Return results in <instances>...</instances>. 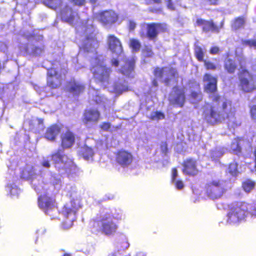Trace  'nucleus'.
<instances>
[{"label":"nucleus","mask_w":256,"mask_h":256,"mask_svg":"<svg viewBox=\"0 0 256 256\" xmlns=\"http://www.w3.org/2000/svg\"><path fill=\"white\" fill-rule=\"evenodd\" d=\"M143 55L146 57H151L152 56V52L151 48H146L142 52Z\"/></svg>","instance_id":"a18cd8bd"},{"label":"nucleus","mask_w":256,"mask_h":256,"mask_svg":"<svg viewBox=\"0 0 256 256\" xmlns=\"http://www.w3.org/2000/svg\"><path fill=\"white\" fill-rule=\"evenodd\" d=\"M117 14L114 11H106L100 14L98 20L104 25H111L118 20Z\"/></svg>","instance_id":"f3484780"},{"label":"nucleus","mask_w":256,"mask_h":256,"mask_svg":"<svg viewBox=\"0 0 256 256\" xmlns=\"http://www.w3.org/2000/svg\"><path fill=\"white\" fill-rule=\"evenodd\" d=\"M243 140L240 138L234 139L230 146V152L232 153L238 155L241 152V144Z\"/></svg>","instance_id":"c85d7f7f"},{"label":"nucleus","mask_w":256,"mask_h":256,"mask_svg":"<svg viewBox=\"0 0 256 256\" xmlns=\"http://www.w3.org/2000/svg\"><path fill=\"white\" fill-rule=\"evenodd\" d=\"M89 95L90 98L95 101L98 104L103 103L104 104L106 103V102L108 101L106 98L100 96H99L98 92L94 88H90V89ZM104 106L105 107L106 106L104 105Z\"/></svg>","instance_id":"bb28decb"},{"label":"nucleus","mask_w":256,"mask_h":256,"mask_svg":"<svg viewBox=\"0 0 256 256\" xmlns=\"http://www.w3.org/2000/svg\"><path fill=\"white\" fill-rule=\"evenodd\" d=\"M160 150L162 152L166 155L168 152V146L166 142H162L160 146Z\"/></svg>","instance_id":"09e8293b"},{"label":"nucleus","mask_w":256,"mask_h":256,"mask_svg":"<svg viewBox=\"0 0 256 256\" xmlns=\"http://www.w3.org/2000/svg\"><path fill=\"white\" fill-rule=\"evenodd\" d=\"M240 66L239 74L240 87L242 90L246 92H250L256 89V84L253 80L252 76L244 68L246 65L244 58H240L238 59Z\"/></svg>","instance_id":"0eeeda50"},{"label":"nucleus","mask_w":256,"mask_h":256,"mask_svg":"<svg viewBox=\"0 0 256 256\" xmlns=\"http://www.w3.org/2000/svg\"><path fill=\"white\" fill-rule=\"evenodd\" d=\"M42 166L46 168L50 167V164L48 158H44L40 162Z\"/></svg>","instance_id":"37998d69"},{"label":"nucleus","mask_w":256,"mask_h":256,"mask_svg":"<svg viewBox=\"0 0 256 256\" xmlns=\"http://www.w3.org/2000/svg\"><path fill=\"white\" fill-rule=\"evenodd\" d=\"M52 158L55 164V166L60 172H70L74 168V164L71 159L68 158L61 150L58 151L52 156Z\"/></svg>","instance_id":"6e6552de"},{"label":"nucleus","mask_w":256,"mask_h":256,"mask_svg":"<svg viewBox=\"0 0 256 256\" xmlns=\"http://www.w3.org/2000/svg\"><path fill=\"white\" fill-rule=\"evenodd\" d=\"M248 214H250L252 218H256V206L248 204Z\"/></svg>","instance_id":"a19ab883"},{"label":"nucleus","mask_w":256,"mask_h":256,"mask_svg":"<svg viewBox=\"0 0 256 256\" xmlns=\"http://www.w3.org/2000/svg\"><path fill=\"white\" fill-rule=\"evenodd\" d=\"M124 64L122 66L120 70V73L123 76L128 78H132L134 76V68L135 60L134 58L127 60L124 62Z\"/></svg>","instance_id":"a211bd4d"},{"label":"nucleus","mask_w":256,"mask_h":256,"mask_svg":"<svg viewBox=\"0 0 256 256\" xmlns=\"http://www.w3.org/2000/svg\"><path fill=\"white\" fill-rule=\"evenodd\" d=\"M73 2L76 6H82L85 2V0H72Z\"/></svg>","instance_id":"864d4df0"},{"label":"nucleus","mask_w":256,"mask_h":256,"mask_svg":"<svg viewBox=\"0 0 256 256\" xmlns=\"http://www.w3.org/2000/svg\"><path fill=\"white\" fill-rule=\"evenodd\" d=\"M248 204L245 202L232 206L227 214V224L236 225L244 220L248 216Z\"/></svg>","instance_id":"423d86ee"},{"label":"nucleus","mask_w":256,"mask_h":256,"mask_svg":"<svg viewBox=\"0 0 256 256\" xmlns=\"http://www.w3.org/2000/svg\"><path fill=\"white\" fill-rule=\"evenodd\" d=\"M112 66L115 67H117L118 64V61L116 59H112Z\"/></svg>","instance_id":"0e129e2a"},{"label":"nucleus","mask_w":256,"mask_h":256,"mask_svg":"<svg viewBox=\"0 0 256 256\" xmlns=\"http://www.w3.org/2000/svg\"><path fill=\"white\" fill-rule=\"evenodd\" d=\"M206 4L216 5L218 4V0H202Z\"/></svg>","instance_id":"5fc2aeb1"},{"label":"nucleus","mask_w":256,"mask_h":256,"mask_svg":"<svg viewBox=\"0 0 256 256\" xmlns=\"http://www.w3.org/2000/svg\"><path fill=\"white\" fill-rule=\"evenodd\" d=\"M136 256H146V255L142 252H138Z\"/></svg>","instance_id":"69168bd1"},{"label":"nucleus","mask_w":256,"mask_h":256,"mask_svg":"<svg viewBox=\"0 0 256 256\" xmlns=\"http://www.w3.org/2000/svg\"><path fill=\"white\" fill-rule=\"evenodd\" d=\"M196 24L202 27L204 31L206 32L210 30L214 32H219V28L212 22H207L202 19H198L196 21Z\"/></svg>","instance_id":"b1692460"},{"label":"nucleus","mask_w":256,"mask_h":256,"mask_svg":"<svg viewBox=\"0 0 256 256\" xmlns=\"http://www.w3.org/2000/svg\"><path fill=\"white\" fill-rule=\"evenodd\" d=\"M149 118L152 120L159 121L164 120L165 116L164 114L161 112H154L151 113Z\"/></svg>","instance_id":"f704fd0d"},{"label":"nucleus","mask_w":256,"mask_h":256,"mask_svg":"<svg viewBox=\"0 0 256 256\" xmlns=\"http://www.w3.org/2000/svg\"><path fill=\"white\" fill-rule=\"evenodd\" d=\"M100 117V113L97 110H90L84 114V122L86 125L96 123Z\"/></svg>","instance_id":"412c9836"},{"label":"nucleus","mask_w":256,"mask_h":256,"mask_svg":"<svg viewBox=\"0 0 256 256\" xmlns=\"http://www.w3.org/2000/svg\"><path fill=\"white\" fill-rule=\"evenodd\" d=\"M228 151V150L224 148H216L210 152V158L212 160H216L222 157Z\"/></svg>","instance_id":"c756f323"},{"label":"nucleus","mask_w":256,"mask_h":256,"mask_svg":"<svg viewBox=\"0 0 256 256\" xmlns=\"http://www.w3.org/2000/svg\"><path fill=\"white\" fill-rule=\"evenodd\" d=\"M204 66L208 70H214L216 68V66L209 61H204Z\"/></svg>","instance_id":"c03bdc74"},{"label":"nucleus","mask_w":256,"mask_h":256,"mask_svg":"<svg viewBox=\"0 0 256 256\" xmlns=\"http://www.w3.org/2000/svg\"><path fill=\"white\" fill-rule=\"evenodd\" d=\"M60 14L62 20L70 24L78 22L79 20L77 12L67 6L62 8Z\"/></svg>","instance_id":"f8f14e48"},{"label":"nucleus","mask_w":256,"mask_h":256,"mask_svg":"<svg viewBox=\"0 0 256 256\" xmlns=\"http://www.w3.org/2000/svg\"><path fill=\"white\" fill-rule=\"evenodd\" d=\"M178 176V174L176 169L174 168L172 170V182L177 180Z\"/></svg>","instance_id":"8fccbe9b"},{"label":"nucleus","mask_w":256,"mask_h":256,"mask_svg":"<svg viewBox=\"0 0 256 256\" xmlns=\"http://www.w3.org/2000/svg\"><path fill=\"white\" fill-rule=\"evenodd\" d=\"M144 28L147 30V33L146 34L144 33L141 34L142 37H148L153 40L156 38L159 32L166 30L167 26L165 24H152L144 25Z\"/></svg>","instance_id":"9d476101"},{"label":"nucleus","mask_w":256,"mask_h":256,"mask_svg":"<svg viewBox=\"0 0 256 256\" xmlns=\"http://www.w3.org/2000/svg\"><path fill=\"white\" fill-rule=\"evenodd\" d=\"M227 172L233 177L237 176L240 174L238 164L235 162L231 163L229 166Z\"/></svg>","instance_id":"473e14b6"},{"label":"nucleus","mask_w":256,"mask_h":256,"mask_svg":"<svg viewBox=\"0 0 256 256\" xmlns=\"http://www.w3.org/2000/svg\"><path fill=\"white\" fill-rule=\"evenodd\" d=\"M170 102L171 104L182 107L185 102L184 92L182 89L175 88L170 96Z\"/></svg>","instance_id":"4468645a"},{"label":"nucleus","mask_w":256,"mask_h":256,"mask_svg":"<svg viewBox=\"0 0 256 256\" xmlns=\"http://www.w3.org/2000/svg\"><path fill=\"white\" fill-rule=\"evenodd\" d=\"M42 52V50L40 48H36L35 50L33 52L34 54L36 56L40 55V53Z\"/></svg>","instance_id":"e2e57ef3"},{"label":"nucleus","mask_w":256,"mask_h":256,"mask_svg":"<svg viewBox=\"0 0 256 256\" xmlns=\"http://www.w3.org/2000/svg\"><path fill=\"white\" fill-rule=\"evenodd\" d=\"M166 2L167 6L168 9L170 10H174V4H178L180 0H164Z\"/></svg>","instance_id":"ea45409f"},{"label":"nucleus","mask_w":256,"mask_h":256,"mask_svg":"<svg viewBox=\"0 0 256 256\" xmlns=\"http://www.w3.org/2000/svg\"><path fill=\"white\" fill-rule=\"evenodd\" d=\"M161 0H146V3L148 4H152L153 3L158 4L160 2Z\"/></svg>","instance_id":"680f3d73"},{"label":"nucleus","mask_w":256,"mask_h":256,"mask_svg":"<svg viewBox=\"0 0 256 256\" xmlns=\"http://www.w3.org/2000/svg\"><path fill=\"white\" fill-rule=\"evenodd\" d=\"M194 88L196 91L192 93L190 96V102L192 104H196L202 100V94L200 92V86L196 84H194Z\"/></svg>","instance_id":"cd10ccee"},{"label":"nucleus","mask_w":256,"mask_h":256,"mask_svg":"<svg viewBox=\"0 0 256 256\" xmlns=\"http://www.w3.org/2000/svg\"><path fill=\"white\" fill-rule=\"evenodd\" d=\"M172 183L174 185L176 188L178 190H182L184 188V184L181 180H177L174 182H172Z\"/></svg>","instance_id":"79ce46f5"},{"label":"nucleus","mask_w":256,"mask_h":256,"mask_svg":"<svg viewBox=\"0 0 256 256\" xmlns=\"http://www.w3.org/2000/svg\"><path fill=\"white\" fill-rule=\"evenodd\" d=\"M82 207L80 199L72 200L70 203L67 204L60 212V220L62 222L64 228H70L76 218V212Z\"/></svg>","instance_id":"39448f33"},{"label":"nucleus","mask_w":256,"mask_h":256,"mask_svg":"<svg viewBox=\"0 0 256 256\" xmlns=\"http://www.w3.org/2000/svg\"><path fill=\"white\" fill-rule=\"evenodd\" d=\"M152 84L156 88L158 86V82L156 80H154L152 82Z\"/></svg>","instance_id":"338daca9"},{"label":"nucleus","mask_w":256,"mask_h":256,"mask_svg":"<svg viewBox=\"0 0 256 256\" xmlns=\"http://www.w3.org/2000/svg\"><path fill=\"white\" fill-rule=\"evenodd\" d=\"M244 44L250 47L256 48V40H248L244 42Z\"/></svg>","instance_id":"49530a36"},{"label":"nucleus","mask_w":256,"mask_h":256,"mask_svg":"<svg viewBox=\"0 0 256 256\" xmlns=\"http://www.w3.org/2000/svg\"><path fill=\"white\" fill-rule=\"evenodd\" d=\"M219 52V48L218 47H213L211 48L210 52L212 54H218Z\"/></svg>","instance_id":"13d9d810"},{"label":"nucleus","mask_w":256,"mask_h":256,"mask_svg":"<svg viewBox=\"0 0 256 256\" xmlns=\"http://www.w3.org/2000/svg\"><path fill=\"white\" fill-rule=\"evenodd\" d=\"M108 256H122L121 252L119 250L110 253Z\"/></svg>","instance_id":"6e6d98bb"},{"label":"nucleus","mask_w":256,"mask_h":256,"mask_svg":"<svg viewBox=\"0 0 256 256\" xmlns=\"http://www.w3.org/2000/svg\"><path fill=\"white\" fill-rule=\"evenodd\" d=\"M108 45L110 50L116 55H120L122 52V47L120 40L114 36H109L108 38Z\"/></svg>","instance_id":"dca6fc26"},{"label":"nucleus","mask_w":256,"mask_h":256,"mask_svg":"<svg viewBox=\"0 0 256 256\" xmlns=\"http://www.w3.org/2000/svg\"><path fill=\"white\" fill-rule=\"evenodd\" d=\"M130 46L132 49L133 52H138L140 50L141 44L140 42L136 39L130 40Z\"/></svg>","instance_id":"e433bc0d"},{"label":"nucleus","mask_w":256,"mask_h":256,"mask_svg":"<svg viewBox=\"0 0 256 256\" xmlns=\"http://www.w3.org/2000/svg\"><path fill=\"white\" fill-rule=\"evenodd\" d=\"M6 188H7L8 190L10 192V196H14V194L12 193V190H14V188H12V186L11 185L7 186Z\"/></svg>","instance_id":"052dcab7"},{"label":"nucleus","mask_w":256,"mask_h":256,"mask_svg":"<svg viewBox=\"0 0 256 256\" xmlns=\"http://www.w3.org/2000/svg\"><path fill=\"white\" fill-rule=\"evenodd\" d=\"M183 172L190 176L196 175L198 172L196 162L192 159L187 160L184 164Z\"/></svg>","instance_id":"aec40b11"},{"label":"nucleus","mask_w":256,"mask_h":256,"mask_svg":"<svg viewBox=\"0 0 256 256\" xmlns=\"http://www.w3.org/2000/svg\"><path fill=\"white\" fill-rule=\"evenodd\" d=\"M62 146L64 149L71 148L75 142V136L73 133L67 132L62 136Z\"/></svg>","instance_id":"4be33fe9"},{"label":"nucleus","mask_w":256,"mask_h":256,"mask_svg":"<svg viewBox=\"0 0 256 256\" xmlns=\"http://www.w3.org/2000/svg\"><path fill=\"white\" fill-rule=\"evenodd\" d=\"M24 126L28 127V130L34 133H40L44 130L43 120L36 118H32L24 122Z\"/></svg>","instance_id":"2eb2a0df"},{"label":"nucleus","mask_w":256,"mask_h":256,"mask_svg":"<svg viewBox=\"0 0 256 256\" xmlns=\"http://www.w3.org/2000/svg\"><path fill=\"white\" fill-rule=\"evenodd\" d=\"M132 159V154L125 150L120 152L116 156L117 162L124 167L130 164Z\"/></svg>","instance_id":"6ab92c4d"},{"label":"nucleus","mask_w":256,"mask_h":256,"mask_svg":"<svg viewBox=\"0 0 256 256\" xmlns=\"http://www.w3.org/2000/svg\"><path fill=\"white\" fill-rule=\"evenodd\" d=\"M84 90V86L81 83L75 80L71 81L67 86V90L74 95H78Z\"/></svg>","instance_id":"5701e85b"},{"label":"nucleus","mask_w":256,"mask_h":256,"mask_svg":"<svg viewBox=\"0 0 256 256\" xmlns=\"http://www.w3.org/2000/svg\"><path fill=\"white\" fill-rule=\"evenodd\" d=\"M205 83V90L210 94V98L213 102L206 105L203 112L204 120L211 124L222 122L226 118L229 120L230 126L235 128L240 126V122H236L234 116V110L232 107V102L227 100H220V97L215 94L217 90V79L209 74H206L204 78Z\"/></svg>","instance_id":"f03ea898"},{"label":"nucleus","mask_w":256,"mask_h":256,"mask_svg":"<svg viewBox=\"0 0 256 256\" xmlns=\"http://www.w3.org/2000/svg\"><path fill=\"white\" fill-rule=\"evenodd\" d=\"M128 26L130 30H134L136 26V24L134 21L130 20L128 22Z\"/></svg>","instance_id":"de8ad7c7"},{"label":"nucleus","mask_w":256,"mask_h":256,"mask_svg":"<svg viewBox=\"0 0 256 256\" xmlns=\"http://www.w3.org/2000/svg\"><path fill=\"white\" fill-rule=\"evenodd\" d=\"M250 112L252 118L254 120H256V106L251 108Z\"/></svg>","instance_id":"3c124183"},{"label":"nucleus","mask_w":256,"mask_h":256,"mask_svg":"<svg viewBox=\"0 0 256 256\" xmlns=\"http://www.w3.org/2000/svg\"><path fill=\"white\" fill-rule=\"evenodd\" d=\"M80 154L87 161H92L94 154V150L88 146L81 148L79 150Z\"/></svg>","instance_id":"a878e982"},{"label":"nucleus","mask_w":256,"mask_h":256,"mask_svg":"<svg viewBox=\"0 0 256 256\" xmlns=\"http://www.w3.org/2000/svg\"><path fill=\"white\" fill-rule=\"evenodd\" d=\"M195 54L197 59L200 62H204V50L198 46H196Z\"/></svg>","instance_id":"4c0bfd02"},{"label":"nucleus","mask_w":256,"mask_h":256,"mask_svg":"<svg viewBox=\"0 0 256 256\" xmlns=\"http://www.w3.org/2000/svg\"><path fill=\"white\" fill-rule=\"evenodd\" d=\"M46 230L44 228H41L37 231V234L38 236H42L45 234Z\"/></svg>","instance_id":"bf43d9fd"},{"label":"nucleus","mask_w":256,"mask_h":256,"mask_svg":"<svg viewBox=\"0 0 256 256\" xmlns=\"http://www.w3.org/2000/svg\"><path fill=\"white\" fill-rule=\"evenodd\" d=\"M94 232H101L106 236H114L118 229V226L112 220L110 211L104 210L92 222Z\"/></svg>","instance_id":"20e7f679"},{"label":"nucleus","mask_w":256,"mask_h":256,"mask_svg":"<svg viewBox=\"0 0 256 256\" xmlns=\"http://www.w3.org/2000/svg\"><path fill=\"white\" fill-rule=\"evenodd\" d=\"M110 213L112 216V220L114 219L117 221H120L126 218V216L121 210H116L114 212H110Z\"/></svg>","instance_id":"72a5a7b5"},{"label":"nucleus","mask_w":256,"mask_h":256,"mask_svg":"<svg viewBox=\"0 0 256 256\" xmlns=\"http://www.w3.org/2000/svg\"><path fill=\"white\" fill-rule=\"evenodd\" d=\"M224 67L228 73L234 74L237 68V65L235 60L228 58L226 60Z\"/></svg>","instance_id":"7c9ffc66"},{"label":"nucleus","mask_w":256,"mask_h":256,"mask_svg":"<svg viewBox=\"0 0 256 256\" xmlns=\"http://www.w3.org/2000/svg\"><path fill=\"white\" fill-rule=\"evenodd\" d=\"M101 128L103 130L108 131L110 128V123H104Z\"/></svg>","instance_id":"603ef678"},{"label":"nucleus","mask_w":256,"mask_h":256,"mask_svg":"<svg viewBox=\"0 0 256 256\" xmlns=\"http://www.w3.org/2000/svg\"><path fill=\"white\" fill-rule=\"evenodd\" d=\"M255 183L250 180H246L243 184V188L247 192H250L254 188Z\"/></svg>","instance_id":"c9c22d12"},{"label":"nucleus","mask_w":256,"mask_h":256,"mask_svg":"<svg viewBox=\"0 0 256 256\" xmlns=\"http://www.w3.org/2000/svg\"><path fill=\"white\" fill-rule=\"evenodd\" d=\"M177 74L175 69L166 68L163 69L157 68L154 70V76L157 79L162 80L165 83L168 84L169 82L174 79Z\"/></svg>","instance_id":"9b49d317"},{"label":"nucleus","mask_w":256,"mask_h":256,"mask_svg":"<svg viewBox=\"0 0 256 256\" xmlns=\"http://www.w3.org/2000/svg\"><path fill=\"white\" fill-rule=\"evenodd\" d=\"M22 176L24 178L32 180V185L35 190L41 196L38 198L40 208L46 214L50 215L53 218L54 214L58 212L57 208L54 206L53 200L48 196L46 194H50L55 190H58L60 188L61 180L58 176L56 174L48 175L45 178L44 182L40 184V182L42 178L35 175V171L33 168L27 166Z\"/></svg>","instance_id":"7ed1b4c3"},{"label":"nucleus","mask_w":256,"mask_h":256,"mask_svg":"<svg viewBox=\"0 0 256 256\" xmlns=\"http://www.w3.org/2000/svg\"><path fill=\"white\" fill-rule=\"evenodd\" d=\"M254 155H255V157H256V166H255V169H256V151L255 152Z\"/></svg>","instance_id":"774afa93"},{"label":"nucleus","mask_w":256,"mask_h":256,"mask_svg":"<svg viewBox=\"0 0 256 256\" xmlns=\"http://www.w3.org/2000/svg\"><path fill=\"white\" fill-rule=\"evenodd\" d=\"M34 89L40 95L42 96V93H44L43 88L39 87L38 86H36L34 87Z\"/></svg>","instance_id":"4d7b16f0"},{"label":"nucleus","mask_w":256,"mask_h":256,"mask_svg":"<svg viewBox=\"0 0 256 256\" xmlns=\"http://www.w3.org/2000/svg\"><path fill=\"white\" fill-rule=\"evenodd\" d=\"M244 24V20L243 18H237L232 24V28L238 30L242 27Z\"/></svg>","instance_id":"58836bf2"},{"label":"nucleus","mask_w":256,"mask_h":256,"mask_svg":"<svg viewBox=\"0 0 256 256\" xmlns=\"http://www.w3.org/2000/svg\"><path fill=\"white\" fill-rule=\"evenodd\" d=\"M62 74L54 68H52L48 72V85L52 88H57L62 84Z\"/></svg>","instance_id":"ddd939ff"},{"label":"nucleus","mask_w":256,"mask_h":256,"mask_svg":"<svg viewBox=\"0 0 256 256\" xmlns=\"http://www.w3.org/2000/svg\"><path fill=\"white\" fill-rule=\"evenodd\" d=\"M60 132V128L54 125L48 128L45 134V138L50 141L54 140Z\"/></svg>","instance_id":"393cba45"},{"label":"nucleus","mask_w":256,"mask_h":256,"mask_svg":"<svg viewBox=\"0 0 256 256\" xmlns=\"http://www.w3.org/2000/svg\"><path fill=\"white\" fill-rule=\"evenodd\" d=\"M224 181L214 180L208 185L206 193L208 196L214 200L222 197L224 193L226 186Z\"/></svg>","instance_id":"1a4fd4ad"},{"label":"nucleus","mask_w":256,"mask_h":256,"mask_svg":"<svg viewBox=\"0 0 256 256\" xmlns=\"http://www.w3.org/2000/svg\"><path fill=\"white\" fill-rule=\"evenodd\" d=\"M44 4L48 8L56 10L62 4V0H43Z\"/></svg>","instance_id":"2f4dec72"},{"label":"nucleus","mask_w":256,"mask_h":256,"mask_svg":"<svg viewBox=\"0 0 256 256\" xmlns=\"http://www.w3.org/2000/svg\"><path fill=\"white\" fill-rule=\"evenodd\" d=\"M90 20H88L87 26L82 24V26L76 28L80 34L83 33L84 32V38L80 44V50L96 55V57L91 60L92 66L91 71L94 77L102 83L104 88H107L110 92L120 95L123 92L128 90V84L126 80L122 79H119L118 82L112 84L109 83V74L110 70L103 66L102 56H98L96 54H95L98 44V41L94 38V28L90 24Z\"/></svg>","instance_id":"f257e3e1"}]
</instances>
